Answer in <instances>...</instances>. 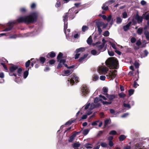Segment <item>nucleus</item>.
Wrapping results in <instances>:
<instances>
[{"mask_svg":"<svg viewBox=\"0 0 149 149\" xmlns=\"http://www.w3.org/2000/svg\"><path fill=\"white\" fill-rule=\"evenodd\" d=\"M106 65L110 69H117L118 67V63L116 58H111L107 60L105 62Z\"/></svg>","mask_w":149,"mask_h":149,"instance_id":"f257e3e1","label":"nucleus"},{"mask_svg":"<svg viewBox=\"0 0 149 149\" xmlns=\"http://www.w3.org/2000/svg\"><path fill=\"white\" fill-rule=\"evenodd\" d=\"M36 18L33 14L27 16L21 17L18 19L17 21L19 22H24L25 23H29L33 22L36 20Z\"/></svg>","mask_w":149,"mask_h":149,"instance_id":"f03ea898","label":"nucleus"},{"mask_svg":"<svg viewBox=\"0 0 149 149\" xmlns=\"http://www.w3.org/2000/svg\"><path fill=\"white\" fill-rule=\"evenodd\" d=\"M117 75V71L116 70H111L107 73L106 76L107 79H113Z\"/></svg>","mask_w":149,"mask_h":149,"instance_id":"7ed1b4c3","label":"nucleus"},{"mask_svg":"<svg viewBox=\"0 0 149 149\" xmlns=\"http://www.w3.org/2000/svg\"><path fill=\"white\" fill-rule=\"evenodd\" d=\"M108 70V68L106 66H101L98 68L97 71L100 74H107Z\"/></svg>","mask_w":149,"mask_h":149,"instance_id":"20e7f679","label":"nucleus"},{"mask_svg":"<svg viewBox=\"0 0 149 149\" xmlns=\"http://www.w3.org/2000/svg\"><path fill=\"white\" fill-rule=\"evenodd\" d=\"M18 66L16 65H13L10 68V72L9 74L10 76L14 75L15 77L16 76V72L17 70L18 69Z\"/></svg>","mask_w":149,"mask_h":149,"instance_id":"39448f33","label":"nucleus"},{"mask_svg":"<svg viewBox=\"0 0 149 149\" xmlns=\"http://www.w3.org/2000/svg\"><path fill=\"white\" fill-rule=\"evenodd\" d=\"M79 81V78L76 75L73 74L71 76L70 82L71 84L72 85L74 82L77 83Z\"/></svg>","mask_w":149,"mask_h":149,"instance_id":"423d86ee","label":"nucleus"},{"mask_svg":"<svg viewBox=\"0 0 149 149\" xmlns=\"http://www.w3.org/2000/svg\"><path fill=\"white\" fill-rule=\"evenodd\" d=\"M81 90L82 93L84 95H86L89 93V89L88 87L85 85L82 86Z\"/></svg>","mask_w":149,"mask_h":149,"instance_id":"0eeeda50","label":"nucleus"},{"mask_svg":"<svg viewBox=\"0 0 149 149\" xmlns=\"http://www.w3.org/2000/svg\"><path fill=\"white\" fill-rule=\"evenodd\" d=\"M72 72V70H68L63 72L62 75L63 76H67L70 74Z\"/></svg>","mask_w":149,"mask_h":149,"instance_id":"6e6552de","label":"nucleus"},{"mask_svg":"<svg viewBox=\"0 0 149 149\" xmlns=\"http://www.w3.org/2000/svg\"><path fill=\"white\" fill-rule=\"evenodd\" d=\"M105 42H103L98 47V49L99 50H101L102 51H104L106 49V47L104 46Z\"/></svg>","mask_w":149,"mask_h":149,"instance_id":"1a4fd4ad","label":"nucleus"},{"mask_svg":"<svg viewBox=\"0 0 149 149\" xmlns=\"http://www.w3.org/2000/svg\"><path fill=\"white\" fill-rule=\"evenodd\" d=\"M66 60L65 59H61L59 61V63H58V65L57 67V68L58 69L61 68L62 65L64 64V63L65 62Z\"/></svg>","mask_w":149,"mask_h":149,"instance_id":"9d476101","label":"nucleus"},{"mask_svg":"<svg viewBox=\"0 0 149 149\" xmlns=\"http://www.w3.org/2000/svg\"><path fill=\"white\" fill-rule=\"evenodd\" d=\"M22 69L23 68H19L18 66V69L17 70L16 72L17 73L19 76H21L22 74Z\"/></svg>","mask_w":149,"mask_h":149,"instance_id":"9b49d317","label":"nucleus"},{"mask_svg":"<svg viewBox=\"0 0 149 149\" xmlns=\"http://www.w3.org/2000/svg\"><path fill=\"white\" fill-rule=\"evenodd\" d=\"M96 24L97 27H101L104 25L103 22L98 21H96Z\"/></svg>","mask_w":149,"mask_h":149,"instance_id":"f8f14e48","label":"nucleus"},{"mask_svg":"<svg viewBox=\"0 0 149 149\" xmlns=\"http://www.w3.org/2000/svg\"><path fill=\"white\" fill-rule=\"evenodd\" d=\"M136 19L139 23H141L143 20L142 17L139 16L138 15L136 16Z\"/></svg>","mask_w":149,"mask_h":149,"instance_id":"ddd939ff","label":"nucleus"},{"mask_svg":"<svg viewBox=\"0 0 149 149\" xmlns=\"http://www.w3.org/2000/svg\"><path fill=\"white\" fill-rule=\"evenodd\" d=\"M131 24V22H129L127 25L123 26V29L125 31H127L129 29V27Z\"/></svg>","mask_w":149,"mask_h":149,"instance_id":"4468645a","label":"nucleus"},{"mask_svg":"<svg viewBox=\"0 0 149 149\" xmlns=\"http://www.w3.org/2000/svg\"><path fill=\"white\" fill-rule=\"evenodd\" d=\"M142 17L145 19L148 20L147 24L148 25H149V14H146L145 13L143 15Z\"/></svg>","mask_w":149,"mask_h":149,"instance_id":"2eb2a0df","label":"nucleus"},{"mask_svg":"<svg viewBox=\"0 0 149 149\" xmlns=\"http://www.w3.org/2000/svg\"><path fill=\"white\" fill-rule=\"evenodd\" d=\"M80 144L79 142H77L74 143L73 145V147L74 149H78V148L80 146Z\"/></svg>","mask_w":149,"mask_h":149,"instance_id":"dca6fc26","label":"nucleus"},{"mask_svg":"<svg viewBox=\"0 0 149 149\" xmlns=\"http://www.w3.org/2000/svg\"><path fill=\"white\" fill-rule=\"evenodd\" d=\"M108 91V89L106 87H104L102 88V93L105 95H107L108 94L107 93Z\"/></svg>","mask_w":149,"mask_h":149,"instance_id":"f3484780","label":"nucleus"},{"mask_svg":"<svg viewBox=\"0 0 149 149\" xmlns=\"http://www.w3.org/2000/svg\"><path fill=\"white\" fill-rule=\"evenodd\" d=\"M85 50V48H84L81 47L78 49H77L76 50V52L77 53H81L82 52Z\"/></svg>","mask_w":149,"mask_h":149,"instance_id":"a211bd4d","label":"nucleus"},{"mask_svg":"<svg viewBox=\"0 0 149 149\" xmlns=\"http://www.w3.org/2000/svg\"><path fill=\"white\" fill-rule=\"evenodd\" d=\"M76 135V134L74 133L69 138V141L70 142H72L74 140V138Z\"/></svg>","mask_w":149,"mask_h":149,"instance_id":"6ab92c4d","label":"nucleus"},{"mask_svg":"<svg viewBox=\"0 0 149 149\" xmlns=\"http://www.w3.org/2000/svg\"><path fill=\"white\" fill-rule=\"evenodd\" d=\"M68 13H66L63 16V20L64 22H67L68 21Z\"/></svg>","mask_w":149,"mask_h":149,"instance_id":"aec40b11","label":"nucleus"},{"mask_svg":"<svg viewBox=\"0 0 149 149\" xmlns=\"http://www.w3.org/2000/svg\"><path fill=\"white\" fill-rule=\"evenodd\" d=\"M126 138V136L124 135H121L119 136L118 138L119 140L120 141H121L125 139Z\"/></svg>","mask_w":149,"mask_h":149,"instance_id":"412c9836","label":"nucleus"},{"mask_svg":"<svg viewBox=\"0 0 149 149\" xmlns=\"http://www.w3.org/2000/svg\"><path fill=\"white\" fill-rule=\"evenodd\" d=\"M106 96L110 100H112L115 98V97L114 95H109L108 94L106 95Z\"/></svg>","mask_w":149,"mask_h":149,"instance_id":"4be33fe9","label":"nucleus"},{"mask_svg":"<svg viewBox=\"0 0 149 149\" xmlns=\"http://www.w3.org/2000/svg\"><path fill=\"white\" fill-rule=\"evenodd\" d=\"M68 28L67 22H64V31L65 34L66 35V29Z\"/></svg>","mask_w":149,"mask_h":149,"instance_id":"5701e85b","label":"nucleus"},{"mask_svg":"<svg viewBox=\"0 0 149 149\" xmlns=\"http://www.w3.org/2000/svg\"><path fill=\"white\" fill-rule=\"evenodd\" d=\"M29 70V68H28V70L25 71L24 72L23 76H24V79L26 78L28 75V73H28V70Z\"/></svg>","mask_w":149,"mask_h":149,"instance_id":"b1692460","label":"nucleus"},{"mask_svg":"<svg viewBox=\"0 0 149 149\" xmlns=\"http://www.w3.org/2000/svg\"><path fill=\"white\" fill-rule=\"evenodd\" d=\"M87 42V43L89 45H91L92 43V39L91 37V36H90L89 38L88 39Z\"/></svg>","mask_w":149,"mask_h":149,"instance_id":"393cba45","label":"nucleus"},{"mask_svg":"<svg viewBox=\"0 0 149 149\" xmlns=\"http://www.w3.org/2000/svg\"><path fill=\"white\" fill-rule=\"evenodd\" d=\"M101 102L104 105H108L111 104V102L110 101L109 102L104 101L102 100H101Z\"/></svg>","mask_w":149,"mask_h":149,"instance_id":"a878e982","label":"nucleus"},{"mask_svg":"<svg viewBox=\"0 0 149 149\" xmlns=\"http://www.w3.org/2000/svg\"><path fill=\"white\" fill-rule=\"evenodd\" d=\"M48 55L51 58H53L55 56L56 54L54 52H51L48 54Z\"/></svg>","mask_w":149,"mask_h":149,"instance_id":"bb28decb","label":"nucleus"},{"mask_svg":"<svg viewBox=\"0 0 149 149\" xmlns=\"http://www.w3.org/2000/svg\"><path fill=\"white\" fill-rule=\"evenodd\" d=\"M146 39L149 40V32L148 31H145L144 33Z\"/></svg>","mask_w":149,"mask_h":149,"instance_id":"cd10ccee","label":"nucleus"},{"mask_svg":"<svg viewBox=\"0 0 149 149\" xmlns=\"http://www.w3.org/2000/svg\"><path fill=\"white\" fill-rule=\"evenodd\" d=\"M123 105L127 109H129L131 108L130 105L128 103H124Z\"/></svg>","mask_w":149,"mask_h":149,"instance_id":"c85d7f7f","label":"nucleus"},{"mask_svg":"<svg viewBox=\"0 0 149 149\" xmlns=\"http://www.w3.org/2000/svg\"><path fill=\"white\" fill-rule=\"evenodd\" d=\"M143 31V29L142 28H139L138 29L137 31V33L138 34L141 35Z\"/></svg>","mask_w":149,"mask_h":149,"instance_id":"c756f323","label":"nucleus"},{"mask_svg":"<svg viewBox=\"0 0 149 149\" xmlns=\"http://www.w3.org/2000/svg\"><path fill=\"white\" fill-rule=\"evenodd\" d=\"M85 146L87 149L91 148H92L91 144L90 143H87L86 144Z\"/></svg>","mask_w":149,"mask_h":149,"instance_id":"7c9ffc66","label":"nucleus"},{"mask_svg":"<svg viewBox=\"0 0 149 149\" xmlns=\"http://www.w3.org/2000/svg\"><path fill=\"white\" fill-rule=\"evenodd\" d=\"M88 29V27L86 26H83L82 27V30L83 32L85 31L86 30H87Z\"/></svg>","mask_w":149,"mask_h":149,"instance_id":"2f4dec72","label":"nucleus"},{"mask_svg":"<svg viewBox=\"0 0 149 149\" xmlns=\"http://www.w3.org/2000/svg\"><path fill=\"white\" fill-rule=\"evenodd\" d=\"M40 62L42 64L45 61V58L44 57H40Z\"/></svg>","mask_w":149,"mask_h":149,"instance_id":"473e14b6","label":"nucleus"},{"mask_svg":"<svg viewBox=\"0 0 149 149\" xmlns=\"http://www.w3.org/2000/svg\"><path fill=\"white\" fill-rule=\"evenodd\" d=\"M134 92V90L133 89H130L128 91V94L130 96L132 95Z\"/></svg>","mask_w":149,"mask_h":149,"instance_id":"72a5a7b5","label":"nucleus"},{"mask_svg":"<svg viewBox=\"0 0 149 149\" xmlns=\"http://www.w3.org/2000/svg\"><path fill=\"white\" fill-rule=\"evenodd\" d=\"M31 62L30 60H28L25 63V66L26 68L28 67L30 65Z\"/></svg>","mask_w":149,"mask_h":149,"instance_id":"f704fd0d","label":"nucleus"},{"mask_svg":"<svg viewBox=\"0 0 149 149\" xmlns=\"http://www.w3.org/2000/svg\"><path fill=\"white\" fill-rule=\"evenodd\" d=\"M55 62V61L54 60L52 59L50 60L49 62V65H52Z\"/></svg>","mask_w":149,"mask_h":149,"instance_id":"c9c22d12","label":"nucleus"},{"mask_svg":"<svg viewBox=\"0 0 149 149\" xmlns=\"http://www.w3.org/2000/svg\"><path fill=\"white\" fill-rule=\"evenodd\" d=\"M117 134L115 130H112L110 132L109 134L110 135H115Z\"/></svg>","mask_w":149,"mask_h":149,"instance_id":"e433bc0d","label":"nucleus"},{"mask_svg":"<svg viewBox=\"0 0 149 149\" xmlns=\"http://www.w3.org/2000/svg\"><path fill=\"white\" fill-rule=\"evenodd\" d=\"M99 123V121L97 120L93 122L92 123V125H93L96 126L98 124V123Z\"/></svg>","mask_w":149,"mask_h":149,"instance_id":"4c0bfd02","label":"nucleus"},{"mask_svg":"<svg viewBox=\"0 0 149 149\" xmlns=\"http://www.w3.org/2000/svg\"><path fill=\"white\" fill-rule=\"evenodd\" d=\"M119 95L121 98H124L125 96V95L123 92L119 94Z\"/></svg>","mask_w":149,"mask_h":149,"instance_id":"58836bf2","label":"nucleus"},{"mask_svg":"<svg viewBox=\"0 0 149 149\" xmlns=\"http://www.w3.org/2000/svg\"><path fill=\"white\" fill-rule=\"evenodd\" d=\"M122 21V19L120 17H118L116 19V22L117 23L119 24Z\"/></svg>","mask_w":149,"mask_h":149,"instance_id":"ea45409f","label":"nucleus"},{"mask_svg":"<svg viewBox=\"0 0 149 149\" xmlns=\"http://www.w3.org/2000/svg\"><path fill=\"white\" fill-rule=\"evenodd\" d=\"M101 99H100L98 97H96L95 98L94 100V103H96L98 102L99 101H101Z\"/></svg>","mask_w":149,"mask_h":149,"instance_id":"a19ab883","label":"nucleus"},{"mask_svg":"<svg viewBox=\"0 0 149 149\" xmlns=\"http://www.w3.org/2000/svg\"><path fill=\"white\" fill-rule=\"evenodd\" d=\"M63 54L62 53L60 52V53L57 57V59L58 60H59L60 58H61V57H62V56H63Z\"/></svg>","mask_w":149,"mask_h":149,"instance_id":"79ce46f5","label":"nucleus"},{"mask_svg":"<svg viewBox=\"0 0 149 149\" xmlns=\"http://www.w3.org/2000/svg\"><path fill=\"white\" fill-rule=\"evenodd\" d=\"M109 33L108 31H105L104 34L103 35L105 36H109Z\"/></svg>","mask_w":149,"mask_h":149,"instance_id":"37998d69","label":"nucleus"},{"mask_svg":"<svg viewBox=\"0 0 149 149\" xmlns=\"http://www.w3.org/2000/svg\"><path fill=\"white\" fill-rule=\"evenodd\" d=\"M99 77L97 75H94L93 77V80L94 81H95L98 79Z\"/></svg>","mask_w":149,"mask_h":149,"instance_id":"c03bdc74","label":"nucleus"},{"mask_svg":"<svg viewBox=\"0 0 149 149\" xmlns=\"http://www.w3.org/2000/svg\"><path fill=\"white\" fill-rule=\"evenodd\" d=\"M89 131V130L88 129H85L83 131V133L85 135H86L88 134V132Z\"/></svg>","mask_w":149,"mask_h":149,"instance_id":"a18cd8bd","label":"nucleus"},{"mask_svg":"<svg viewBox=\"0 0 149 149\" xmlns=\"http://www.w3.org/2000/svg\"><path fill=\"white\" fill-rule=\"evenodd\" d=\"M87 56V55H84L83 57H81L79 59V61H81L82 60L86 58Z\"/></svg>","mask_w":149,"mask_h":149,"instance_id":"49530a36","label":"nucleus"},{"mask_svg":"<svg viewBox=\"0 0 149 149\" xmlns=\"http://www.w3.org/2000/svg\"><path fill=\"white\" fill-rule=\"evenodd\" d=\"M91 54L93 55H96L97 54V52H96V50H92L91 51Z\"/></svg>","mask_w":149,"mask_h":149,"instance_id":"de8ad7c7","label":"nucleus"},{"mask_svg":"<svg viewBox=\"0 0 149 149\" xmlns=\"http://www.w3.org/2000/svg\"><path fill=\"white\" fill-rule=\"evenodd\" d=\"M123 17V18H125L127 17V14L126 12H124L122 14Z\"/></svg>","mask_w":149,"mask_h":149,"instance_id":"09e8293b","label":"nucleus"},{"mask_svg":"<svg viewBox=\"0 0 149 149\" xmlns=\"http://www.w3.org/2000/svg\"><path fill=\"white\" fill-rule=\"evenodd\" d=\"M111 15H109L106 19V20L108 22H109L111 20Z\"/></svg>","mask_w":149,"mask_h":149,"instance_id":"8fccbe9b","label":"nucleus"},{"mask_svg":"<svg viewBox=\"0 0 149 149\" xmlns=\"http://www.w3.org/2000/svg\"><path fill=\"white\" fill-rule=\"evenodd\" d=\"M106 77L104 75L101 76L100 77V79L101 80L104 81L105 80Z\"/></svg>","mask_w":149,"mask_h":149,"instance_id":"3c124183","label":"nucleus"},{"mask_svg":"<svg viewBox=\"0 0 149 149\" xmlns=\"http://www.w3.org/2000/svg\"><path fill=\"white\" fill-rule=\"evenodd\" d=\"M108 53L110 56H113L114 55V53L113 52L108 51Z\"/></svg>","mask_w":149,"mask_h":149,"instance_id":"603ef678","label":"nucleus"},{"mask_svg":"<svg viewBox=\"0 0 149 149\" xmlns=\"http://www.w3.org/2000/svg\"><path fill=\"white\" fill-rule=\"evenodd\" d=\"M109 122V119H107L104 122V125L105 126H106L107 124H108Z\"/></svg>","mask_w":149,"mask_h":149,"instance_id":"864d4df0","label":"nucleus"},{"mask_svg":"<svg viewBox=\"0 0 149 149\" xmlns=\"http://www.w3.org/2000/svg\"><path fill=\"white\" fill-rule=\"evenodd\" d=\"M81 53H77L75 55V59H77L79 58V56L80 55Z\"/></svg>","mask_w":149,"mask_h":149,"instance_id":"5fc2aeb1","label":"nucleus"},{"mask_svg":"<svg viewBox=\"0 0 149 149\" xmlns=\"http://www.w3.org/2000/svg\"><path fill=\"white\" fill-rule=\"evenodd\" d=\"M102 9L104 10H107L108 9V7L107 6H103L102 7Z\"/></svg>","mask_w":149,"mask_h":149,"instance_id":"6e6d98bb","label":"nucleus"},{"mask_svg":"<svg viewBox=\"0 0 149 149\" xmlns=\"http://www.w3.org/2000/svg\"><path fill=\"white\" fill-rule=\"evenodd\" d=\"M65 65V67H67L68 68H73L74 67V66L72 65L70 67H68V65L66 64H63Z\"/></svg>","mask_w":149,"mask_h":149,"instance_id":"4d7b16f0","label":"nucleus"},{"mask_svg":"<svg viewBox=\"0 0 149 149\" xmlns=\"http://www.w3.org/2000/svg\"><path fill=\"white\" fill-rule=\"evenodd\" d=\"M136 40V39L134 37H132L131 38V42L132 43H134L135 42Z\"/></svg>","mask_w":149,"mask_h":149,"instance_id":"13d9d810","label":"nucleus"},{"mask_svg":"<svg viewBox=\"0 0 149 149\" xmlns=\"http://www.w3.org/2000/svg\"><path fill=\"white\" fill-rule=\"evenodd\" d=\"M100 97L101 98L100 99H101L102 100V99L104 100H107L106 98L104 96L100 95Z\"/></svg>","mask_w":149,"mask_h":149,"instance_id":"bf43d9fd","label":"nucleus"},{"mask_svg":"<svg viewBox=\"0 0 149 149\" xmlns=\"http://www.w3.org/2000/svg\"><path fill=\"white\" fill-rule=\"evenodd\" d=\"M1 64L3 65V67L4 68V69L6 70H8V68L6 66V65L4 64L3 63H1Z\"/></svg>","mask_w":149,"mask_h":149,"instance_id":"052dcab7","label":"nucleus"},{"mask_svg":"<svg viewBox=\"0 0 149 149\" xmlns=\"http://www.w3.org/2000/svg\"><path fill=\"white\" fill-rule=\"evenodd\" d=\"M111 46L115 50H116L117 49V48H116V45L112 43L111 44Z\"/></svg>","mask_w":149,"mask_h":149,"instance_id":"680f3d73","label":"nucleus"},{"mask_svg":"<svg viewBox=\"0 0 149 149\" xmlns=\"http://www.w3.org/2000/svg\"><path fill=\"white\" fill-rule=\"evenodd\" d=\"M136 45L138 46H139L141 44V42L139 40H138L136 42Z\"/></svg>","mask_w":149,"mask_h":149,"instance_id":"e2e57ef3","label":"nucleus"},{"mask_svg":"<svg viewBox=\"0 0 149 149\" xmlns=\"http://www.w3.org/2000/svg\"><path fill=\"white\" fill-rule=\"evenodd\" d=\"M101 146L102 147H106L107 146V144L105 143H102L101 144Z\"/></svg>","mask_w":149,"mask_h":149,"instance_id":"0e129e2a","label":"nucleus"},{"mask_svg":"<svg viewBox=\"0 0 149 149\" xmlns=\"http://www.w3.org/2000/svg\"><path fill=\"white\" fill-rule=\"evenodd\" d=\"M141 3L142 5H144L146 4V2L144 0H142L141 1Z\"/></svg>","mask_w":149,"mask_h":149,"instance_id":"69168bd1","label":"nucleus"},{"mask_svg":"<svg viewBox=\"0 0 149 149\" xmlns=\"http://www.w3.org/2000/svg\"><path fill=\"white\" fill-rule=\"evenodd\" d=\"M90 103H89L88 104H87V105L85 106V109H87L88 108V107H89V106H90Z\"/></svg>","mask_w":149,"mask_h":149,"instance_id":"338daca9","label":"nucleus"},{"mask_svg":"<svg viewBox=\"0 0 149 149\" xmlns=\"http://www.w3.org/2000/svg\"><path fill=\"white\" fill-rule=\"evenodd\" d=\"M20 11L22 13L26 11V9L24 8H22L20 9Z\"/></svg>","mask_w":149,"mask_h":149,"instance_id":"774afa93","label":"nucleus"}]
</instances>
